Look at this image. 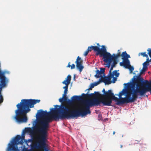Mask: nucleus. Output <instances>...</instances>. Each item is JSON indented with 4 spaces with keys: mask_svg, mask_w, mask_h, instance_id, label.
Here are the masks:
<instances>
[{
    "mask_svg": "<svg viewBox=\"0 0 151 151\" xmlns=\"http://www.w3.org/2000/svg\"><path fill=\"white\" fill-rule=\"evenodd\" d=\"M113 77L112 74H109L107 76H105L101 79H100L99 81L100 82H103L105 85H109L112 82L111 81V79Z\"/></svg>",
    "mask_w": 151,
    "mask_h": 151,
    "instance_id": "9b49d317",
    "label": "nucleus"
},
{
    "mask_svg": "<svg viewBox=\"0 0 151 151\" xmlns=\"http://www.w3.org/2000/svg\"><path fill=\"white\" fill-rule=\"evenodd\" d=\"M55 108L50 109V114L44 119L40 121L36 127V135L48 136L47 130L49 127V124L53 120L59 121V119H68L64 107V104L59 106L55 105Z\"/></svg>",
    "mask_w": 151,
    "mask_h": 151,
    "instance_id": "f03ea898",
    "label": "nucleus"
},
{
    "mask_svg": "<svg viewBox=\"0 0 151 151\" xmlns=\"http://www.w3.org/2000/svg\"><path fill=\"white\" fill-rule=\"evenodd\" d=\"M139 54H140V55L143 57H146L147 58V59L148 58V55L147 54H146V52H141L139 53Z\"/></svg>",
    "mask_w": 151,
    "mask_h": 151,
    "instance_id": "412c9836",
    "label": "nucleus"
},
{
    "mask_svg": "<svg viewBox=\"0 0 151 151\" xmlns=\"http://www.w3.org/2000/svg\"><path fill=\"white\" fill-rule=\"evenodd\" d=\"M105 68H101V69H100L101 70H100V73L101 72V73H104L105 71Z\"/></svg>",
    "mask_w": 151,
    "mask_h": 151,
    "instance_id": "c756f323",
    "label": "nucleus"
},
{
    "mask_svg": "<svg viewBox=\"0 0 151 151\" xmlns=\"http://www.w3.org/2000/svg\"><path fill=\"white\" fill-rule=\"evenodd\" d=\"M100 48L96 46H91L88 47L87 50L89 52L92 50L97 52L96 55H99L100 57H103L104 61L107 65L106 66H116L118 63L120 66H132L129 59L131 58L130 56L126 51L121 53L119 50L117 54L111 55L107 52L105 46L103 45Z\"/></svg>",
    "mask_w": 151,
    "mask_h": 151,
    "instance_id": "f257e3e1",
    "label": "nucleus"
},
{
    "mask_svg": "<svg viewBox=\"0 0 151 151\" xmlns=\"http://www.w3.org/2000/svg\"><path fill=\"white\" fill-rule=\"evenodd\" d=\"M40 101L39 99H23L17 105V109L15 112V119L18 122H26L27 119L26 114L30 111V108L34 107V105L39 103Z\"/></svg>",
    "mask_w": 151,
    "mask_h": 151,
    "instance_id": "20e7f679",
    "label": "nucleus"
},
{
    "mask_svg": "<svg viewBox=\"0 0 151 151\" xmlns=\"http://www.w3.org/2000/svg\"><path fill=\"white\" fill-rule=\"evenodd\" d=\"M71 67V69H74L75 68V67Z\"/></svg>",
    "mask_w": 151,
    "mask_h": 151,
    "instance_id": "72a5a7b5",
    "label": "nucleus"
},
{
    "mask_svg": "<svg viewBox=\"0 0 151 151\" xmlns=\"http://www.w3.org/2000/svg\"><path fill=\"white\" fill-rule=\"evenodd\" d=\"M76 69L79 70L80 72H81L82 71L83 69L84 68V67H76Z\"/></svg>",
    "mask_w": 151,
    "mask_h": 151,
    "instance_id": "b1692460",
    "label": "nucleus"
},
{
    "mask_svg": "<svg viewBox=\"0 0 151 151\" xmlns=\"http://www.w3.org/2000/svg\"><path fill=\"white\" fill-rule=\"evenodd\" d=\"M40 111L38 113L40 116L41 117H44L47 116L50 113H48L47 111H43L42 110H40L38 111Z\"/></svg>",
    "mask_w": 151,
    "mask_h": 151,
    "instance_id": "ddd939ff",
    "label": "nucleus"
},
{
    "mask_svg": "<svg viewBox=\"0 0 151 151\" xmlns=\"http://www.w3.org/2000/svg\"><path fill=\"white\" fill-rule=\"evenodd\" d=\"M94 98H97L99 99H100L99 98L101 97L102 95L100 93L98 92L95 91L94 93Z\"/></svg>",
    "mask_w": 151,
    "mask_h": 151,
    "instance_id": "a211bd4d",
    "label": "nucleus"
},
{
    "mask_svg": "<svg viewBox=\"0 0 151 151\" xmlns=\"http://www.w3.org/2000/svg\"><path fill=\"white\" fill-rule=\"evenodd\" d=\"M100 72L99 70H97V72L96 75H95V76L96 78H99L100 77Z\"/></svg>",
    "mask_w": 151,
    "mask_h": 151,
    "instance_id": "393cba45",
    "label": "nucleus"
},
{
    "mask_svg": "<svg viewBox=\"0 0 151 151\" xmlns=\"http://www.w3.org/2000/svg\"><path fill=\"white\" fill-rule=\"evenodd\" d=\"M115 132L114 131L113 132V135L114 134H115Z\"/></svg>",
    "mask_w": 151,
    "mask_h": 151,
    "instance_id": "c9c22d12",
    "label": "nucleus"
},
{
    "mask_svg": "<svg viewBox=\"0 0 151 151\" xmlns=\"http://www.w3.org/2000/svg\"><path fill=\"white\" fill-rule=\"evenodd\" d=\"M48 136L36 135L34 139L35 141L33 147L35 149L45 150L48 151L46 144Z\"/></svg>",
    "mask_w": 151,
    "mask_h": 151,
    "instance_id": "6e6552de",
    "label": "nucleus"
},
{
    "mask_svg": "<svg viewBox=\"0 0 151 151\" xmlns=\"http://www.w3.org/2000/svg\"><path fill=\"white\" fill-rule=\"evenodd\" d=\"M97 46L99 47L100 46V45H99V43H97Z\"/></svg>",
    "mask_w": 151,
    "mask_h": 151,
    "instance_id": "f704fd0d",
    "label": "nucleus"
},
{
    "mask_svg": "<svg viewBox=\"0 0 151 151\" xmlns=\"http://www.w3.org/2000/svg\"><path fill=\"white\" fill-rule=\"evenodd\" d=\"M147 67H143L142 69L140 71V73H143L147 68Z\"/></svg>",
    "mask_w": 151,
    "mask_h": 151,
    "instance_id": "5701e85b",
    "label": "nucleus"
},
{
    "mask_svg": "<svg viewBox=\"0 0 151 151\" xmlns=\"http://www.w3.org/2000/svg\"><path fill=\"white\" fill-rule=\"evenodd\" d=\"M86 63L88 65L87 62L85 60ZM75 63L76 64V66L74 64H73L72 65L70 64V62L68 63V64L67 66H83V65H86L85 62L83 61L82 59L79 56H78L75 62Z\"/></svg>",
    "mask_w": 151,
    "mask_h": 151,
    "instance_id": "9d476101",
    "label": "nucleus"
},
{
    "mask_svg": "<svg viewBox=\"0 0 151 151\" xmlns=\"http://www.w3.org/2000/svg\"><path fill=\"white\" fill-rule=\"evenodd\" d=\"M119 99L115 97L114 94L113 96L111 99V102L112 100H114L117 102L116 104L119 105L121 104H124L125 103L134 102L137 99L132 87L129 89H123L122 91L119 92Z\"/></svg>",
    "mask_w": 151,
    "mask_h": 151,
    "instance_id": "423d86ee",
    "label": "nucleus"
},
{
    "mask_svg": "<svg viewBox=\"0 0 151 151\" xmlns=\"http://www.w3.org/2000/svg\"><path fill=\"white\" fill-rule=\"evenodd\" d=\"M100 81H99L95 83H91L89 86V88L87 89L88 90H92V88H93L95 86H97L99 84Z\"/></svg>",
    "mask_w": 151,
    "mask_h": 151,
    "instance_id": "2eb2a0df",
    "label": "nucleus"
},
{
    "mask_svg": "<svg viewBox=\"0 0 151 151\" xmlns=\"http://www.w3.org/2000/svg\"><path fill=\"white\" fill-rule=\"evenodd\" d=\"M72 102V101L70 100V99H68V103L70 104Z\"/></svg>",
    "mask_w": 151,
    "mask_h": 151,
    "instance_id": "473e14b6",
    "label": "nucleus"
},
{
    "mask_svg": "<svg viewBox=\"0 0 151 151\" xmlns=\"http://www.w3.org/2000/svg\"><path fill=\"white\" fill-rule=\"evenodd\" d=\"M89 52L87 50L84 52V56H86V55H87L88 54V52Z\"/></svg>",
    "mask_w": 151,
    "mask_h": 151,
    "instance_id": "7c9ffc66",
    "label": "nucleus"
},
{
    "mask_svg": "<svg viewBox=\"0 0 151 151\" xmlns=\"http://www.w3.org/2000/svg\"><path fill=\"white\" fill-rule=\"evenodd\" d=\"M147 51L148 52V54L151 58L149 59V58H148L147 59H146V61L142 64L143 66H148L151 64V48H148L147 50Z\"/></svg>",
    "mask_w": 151,
    "mask_h": 151,
    "instance_id": "f8f14e48",
    "label": "nucleus"
},
{
    "mask_svg": "<svg viewBox=\"0 0 151 151\" xmlns=\"http://www.w3.org/2000/svg\"><path fill=\"white\" fill-rule=\"evenodd\" d=\"M132 80L131 85L137 99L138 96H143L148 92L151 93V81H145L140 75L134 76Z\"/></svg>",
    "mask_w": 151,
    "mask_h": 151,
    "instance_id": "39448f33",
    "label": "nucleus"
},
{
    "mask_svg": "<svg viewBox=\"0 0 151 151\" xmlns=\"http://www.w3.org/2000/svg\"><path fill=\"white\" fill-rule=\"evenodd\" d=\"M102 92L104 93V95H105V94L106 93V92L105 91V89L104 88H103V90L102 91Z\"/></svg>",
    "mask_w": 151,
    "mask_h": 151,
    "instance_id": "2f4dec72",
    "label": "nucleus"
},
{
    "mask_svg": "<svg viewBox=\"0 0 151 151\" xmlns=\"http://www.w3.org/2000/svg\"><path fill=\"white\" fill-rule=\"evenodd\" d=\"M81 98L85 99V98H88V94L86 93L85 94L84 93H83L82 94L81 96Z\"/></svg>",
    "mask_w": 151,
    "mask_h": 151,
    "instance_id": "4be33fe9",
    "label": "nucleus"
},
{
    "mask_svg": "<svg viewBox=\"0 0 151 151\" xmlns=\"http://www.w3.org/2000/svg\"><path fill=\"white\" fill-rule=\"evenodd\" d=\"M114 93L112 92L111 90H109L104 96V98L103 99L95 98L99 103V105L102 103L104 106H113L111 105V99L112 97L113 96Z\"/></svg>",
    "mask_w": 151,
    "mask_h": 151,
    "instance_id": "1a4fd4ad",
    "label": "nucleus"
},
{
    "mask_svg": "<svg viewBox=\"0 0 151 151\" xmlns=\"http://www.w3.org/2000/svg\"><path fill=\"white\" fill-rule=\"evenodd\" d=\"M65 85V86L63 87V88L65 89H68V85L69 84H68V83H65V84H64Z\"/></svg>",
    "mask_w": 151,
    "mask_h": 151,
    "instance_id": "bb28decb",
    "label": "nucleus"
},
{
    "mask_svg": "<svg viewBox=\"0 0 151 151\" xmlns=\"http://www.w3.org/2000/svg\"><path fill=\"white\" fill-rule=\"evenodd\" d=\"M112 78H113V79L112 81H111L112 82L111 83H114L117 80L116 77H114V76Z\"/></svg>",
    "mask_w": 151,
    "mask_h": 151,
    "instance_id": "cd10ccee",
    "label": "nucleus"
},
{
    "mask_svg": "<svg viewBox=\"0 0 151 151\" xmlns=\"http://www.w3.org/2000/svg\"><path fill=\"white\" fill-rule=\"evenodd\" d=\"M88 98H90L91 97L94 98V93H91L90 94H88Z\"/></svg>",
    "mask_w": 151,
    "mask_h": 151,
    "instance_id": "a878e982",
    "label": "nucleus"
},
{
    "mask_svg": "<svg viewBox=\"0 0 151 151\" xmlns=\"http://www.w3.org/2000/svg\"><path fill=\"white\" fill-rule=\"evenodd\" d=\"M146 96L147 97L148 96L147 95H146Z\"/></svg>",
    "mask_w": 151,
    "mask_h": 151,
    "instance_id": "ea45409f",
    "label": "nucleus"
},
{
    "mask_svg": "<svg viewBox=\"0 0 151 151\" xmlns=\"http://www.w3.org/2000/svg\"><path fill=\"white\" fill-rule=\"evenodd\" d=\"M71 80V76L68 75L67 77L65 80L63 82V84H65V83H68V84H69L70 83V81Z\"/></svg>",
    "mask_w": 151,
    "mask_h": 151,
    "instance_id": "dca6fc26",
    "label": "nucleus"
},
{
    "mask_svg": "<svg viewBox=\"0 0 151 151\" xmlns=\"http://www.w3.org/2000/svg\"><path fill=\"white\" fill-rule=\"evenodd\" d=\"M108 68H109L110 67H107Z\"/></svg>",
    "mask_w": 151,
    "mask_h": 151,
    "instance_id": "58836bf2",
    "label": "nucleus"
},
{
    "mask_svg": "<svg viewBox=\"0 0 151 151\" xmlns=\"http://www.w3.org/2000/svg\"><path fill=\"white\" fill-rule=\"evenodd\" d=\"M114 67H111V68L110 69V70L112 69ZM110 74H112L113 75V77L115 76L116 77H117L119 76V73H117L116 71L115 70L113 72V73H111V70H110Z\"/></svg>",
    "mask_w": 151,
    "mask_h": 151,
    "instance_id": "f3484780",
    "label": "nucleus"
},
{
    "mask_svg": "<svg viewBox=\"0 0 151 151\" xmlns=\"http://www.w3.org/2000/svg\"><path fill=\"white\" fill-rule=\"evenodd\" d=\"M99 105V102L94 98L85 101L81 105L78 106L77 110H73L70 106L65 104L64 107L68 119L78 117L81 115L84 116L90 114L91 113L90 107Z\"/></svg>",
    "mask_w": 151,
    "mask_h": 151,
    "instance_id": "7ed1b4c3",
    "label": "nucleus"
},
{
    "mask_svg": "<svg viewBox=\"0 0 151 151\" xmlns=\"http://www.w3.org/2000/svg\"><path fill=\"white\" fill-rule=\"evenodd\" d=\"M67 100L68 98L66 97V96H64L63 95V97L59 99V101L60 102L62 103L63 101H66Z\"/></svg>",
    "mask_w": 151,
    "mask_h": 151,
    "instance_id": "6ab92c4d",
    "label": "nucleus"
},
{
    "mask_svg": "<svg viewBox=\"0 0 151 151\" xmlns=\"http://www.w3.org/2000/svg\"><path fill=\"white\" fill-rule=\"evenodd\" d=\"M68 89H65L64 92V93L63 95L64 96H66V94L68 93Z\"/></svg>",
    "mask_w": 151,
    "mask_h": 151,
    "instance_id": "c85d7f7f",
    "label": "nucleus"
},
{
    "mask_svg": "<svg viewBox=\"0 0 151 151\" xmlns=\"http://www.w3.org/2000/svg\"><path fill=\"white\" fill-rule=\"evenodd\" d=\"M33 132L32 129L30 128H25L23 131L22 137L17 135L8 144V146L6 149V151H23L22 146L18 148L17 145L19 144L22 145L23 140L24 138V134L26 133H32Z\"/></svg>",
    "mask_w": 151,
    "mask_h": 151,
    "instance_id": "0eeeda50",
    "label": "nucleus"
},
{
    "mask_svg": "<svg viewBox=\"0 0 151 151\" xmlns=\"http://www.w3.org/2000/svg\"><path fill=\"white\" fill-rule=\"evenodd\" d=\"M122 147H123V146H122V145H120V148H122Z\"/></svg>",
    "mask_w": 151,
    "mask_h": 151,
    "instance_id": "e433bc0d",
    "label": "nucleus"
},
{
    "mask_svg": "<svg viewBox=\"0 0 151 151\" xmlns=\"http://www.w3.org/2000/svg\"><path fill=\"white\" fill-rule=\"evenodd\" d=\"M72 100L73 101H76L81 99V96H74L71 98Z\"/></svg>",
    "mask_w": 151,
    "mask_h": 151,
    "instance_id": "4468645a",
    "label": "nucleus"
},
{
    "mask_svg": "<svg viewBox=\"0 0 151 151\" xmlns=\"http://www.w3.org/2000/svg\"><path fill=\"white\" fill-rule=\"evenodd\" d=\"M126 68H127L129 69L130 71V73H133V71L134 70V67H124Z\"/></svg>",
    "mask_w": 151,
    "mask_h": 151,
    "instance_id": "aec40b11",
    "label": "nucleus"
},
{
    "mask_svg": "<svg viewBox=\"0 0 151 151\" xmlns=\"http://www.w3.org/2000/svg\"><path fill=\"white\" fill-rule=\"evenodd\" d=\"M128 84V85H129V84H128V83H126V84ZM128 87H129V86H127Z\"/></svg>",
    "mask_w": 151,
    "mask_h": 151,
    "instance_id": "4c0bfd02",
    "label": "nucleus"
}]
</instances>
